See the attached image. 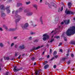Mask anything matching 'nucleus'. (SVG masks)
<instances>
[{
    "mask_svg": "<svg viewBox=\"0 0 75 75\" xmlns=\"http://www.w3.org/2000/svg\"><path fill=\"white\" fill-rule=\"evenodd\" d=\"M62 10H63V7H62L61 8V11H62Z\"/></svg>",
    "mask_w": 75,
    "mask_h": 75,
    "instance_id": "79ce46f5",
    "label": "nucleus"
},
{
    "mask_svg": "<svg viewBox=\"0 0 75 75\" xmlns=\"http://www.w3.org/2000/svg\"><path fill=\"white\" fill-rule=\"evenodd\" d=\"M51 4V5H52V6H54V5L55 4L54 3H52Z\"/></svg>",
    "mask_w": 75,
    "mask_h": 75,
    "instance_id": "2f4dec72",
    "label": "nucleus"
},
{
    "mask_svg": "<svg viewBox=\"0 0 75 75\" xmlns=\"http://www.w3.org/2000/svg\"><path fill=\"white\" fill-rule=\"evenodd\" d=\"M14 12H15V11H13L12 13H14Z\"/></svg>",
    "mask_w": 75,
    "mask_h": 75,
    "instance_id": "052dcab7",
    "label": "nucleus"
},
{
    "mask_svg": "<svg viewBox=\"0 0 75 75\" xmlns=\"http://www.w3.org/2000/svg\"><path fill=\"white\" fill-rule=\"evenodd\" d=\"M71 56L72 57H74V55L73 54H71Z\"/></svg>",
    "mask_w": 75,
    "mask_h": 75,
    "instance_id": "8fccbe9b",
    "label": "nucleus"
},
{
    "mask_svg": "<svg viewBox=\"0 0 75 75\" xmlns=\"http://www.w3.org/2000/svg\"><path fill=\"white\" fill-rule=\"evenodd\" d=\"M53 36H52V39H51L50 41V42L51 43V42H52L53 41H54V39H53Z\"/></svg>",
    "mask_w": 75,
    "mask_h": 75,
    "instance_id": "2eb2a0df",
    "label": "nucleus"
},
{
    "mask_svg": "<svg viewBox=\"0 0 75 75\" xmlns=\"http://www.w3.org/2000/svg\"><path fill=\"white\" fill-rule=\"evenodd\" d=\"M48 63V62L47 61H45V62L43 63V65H45V64H47Z\"/></svg>",
    "mask_w": 75,
    "mask_h": 75,
    "instance_id": "5701e85b",
    "label": "nucleus"
},
{
    "mask_svg": "<svg viewBox=\"0 0 75 75\" xmlns=\"http://www.w3.org/2000/svg\"><path fill=\"white\" fill-rule=\"evenodd\" d=\"M33 7H34L36 9H37V6L36 5H33Z\"/></svg>",
    "mask_w": 75,
    "mask_h": 75,
    "instance_id": "aec40b11",
    "label": "nucleus"
},
{
    "mask_svg": "<svg viewBox=\"0 0 75 75\" xmlns=\"http://www.w3.org/2000/svg\"><path fill=\"white\" fill-rule=\"evenodd\" d=\"M53 68H56V65H55L53 66Z\"/></svg>",
    "mask_w": 75,
    "mask_h": 75,
    "instance_id": "49530a36",
    "label": "nucleus"
},
{
    "mask_svg": "<svg viewBox=\"0 0 75 75\" xmlns=\"http://www.w3.org/2000/svg\"><path fill=\"white\" fill-rule=\"evenodd\" d=\"M24 13H26V15L28 16H31L33 14V12H32L30 11H28V10L27 9H25L24 11Z\"/></svg>",
    "mask_w": 75,
    "mask_h": 75,
    "instance_id": "20e7f679",
    "label": "nucleus"
},
{
    "mask_svg": "<svg viewBox=\"0 0 75 75\" xmlns=\"http://www.w3.org/2000/svg\"><path fill=\"white\" fill-rule=\"evenodd\" d=\"M17 47V45H15V47Z\"/></svg>",
    "mask_w": 75,
    "mask_h": 75,
    "instance_id": "e2e57ef3",
    "label": "nucleus"
},
{
    "mask_svg": "<svg viewBox=\"0 0 75 75\" xmlns=\"http://www.w3.org/2000/svg\"><path fill=\"white\" fill-rule=\"evenodd\" d=\"M34 65H36V62H35V63L34 64Z\"/></svg>",
    "mask_w": 75,
    "mask_h": 75,
    "instance_id": "13d9d810",
    "label": "nucleus"
},
{
    "mask_svg": "<svg viewBox=\"0 0 75 75\" xmlns=\"http://www.w3.org/2000/svg\"><path fill=\"white\" fill-rule=\"evenodd\" d=\"M5 29H6V30H7V29H8V28H7V27H5Z\"/></svg>",
    "mask_w": 75,
    "mask_h": 75,
    "instance_id": "864d4df0",
    "label": "nucleus"
},
{
    "mask_svg": "<svg viewBox=\"0 0 75 75\" xmlns=\"http://www.w3.org/2000/svg\"><path fill=\"white\" fill-rule=\"evenodd\" d=\"M45 53L44 52H43V54H44V53Z\"/></svg>",
    "mask_w": 75,
    "mask_h": 75,
    "instance_id": "69168bd1",
    "label": "nucleus"
},
{
    "mask_svg": "<svg viewBox=\"0 0 75 75\" xmlns=\"http://www.w3.org/2000/svg\"><path fill=\"white\" fill-rule=\"evenodd\" d=\"M57 57H58V56H56L54 57V58H57Z\"/></svg>",
    "mask_w": 75,
    "mask_h": 75,
    "instance_id": "09e8293b",
    "label": "nucleus"
},
{
    "mask_svg": "<svg viewBox=\"0 0 75 75\" xmlns=\"http://www.w3.org/2000/svg\"><path fill=\"white\" fill-rule=\"evenodd\" d=\"M68 7L70 8L71 7V6L72 5V4L71 2H68Z\"/></svg>",
    "mask_w": 75,
    "mask_h": 75,
    "instance_id": "9b49d317",
    "label": "nucleus"
},
{
    "mask_svg": "<svg viewBox=\"0 0 75 75\" xmlns=\"http://www.w3.org/2000/svg\"><path fill=\"white\" fill-rule=\"evenodd\" d=\"M71 44L72 45L74 44V45H75V41L72 42H71Z\"/></svg>",
    "mask_w": 75,
    "mask_h": 75,
    "instance_id": "cd10ccee",
    "label": "nucleus"
},
{
    "mask_svg": "<svg viewBox=\"0 0 75 75\" xmlns=\"http://www.w3.org/2000/svg\"><path fill=\"white\" fill-rule=\"evenodd\" d=\"M70 62H71L70 61H68V62H67V64H70Z\"/></svg>",
    "mask_w": 75,
    "mask_h": 75,
    "instance_id": "473e14b6",
    "label": "nucleus"
},
{
    "mask_svg": "<svg viewBox=\"0 0 75 75\" xmlns=\"http://www.w3.org/2000/svg\"><path fill=\"white\" fill-rule=\"evenodd\" d=\"M19 48L21 49H24V46L23 45L22 46H20L19 47Z\"/></svg>",
    "mask_w": 75,
    "mask_h": 75,
    "instance_id": "ddd939ff",
    "label": "nucleus"
},
{
    "mask_svg": "<svg viewBox=\"0 0 75 75\" xmlns=\"http://www.w3.org/2000/svg\"><path fill=\"white\" fill-rule=\"evenodd\" d=\"M8 72H6L5 75H8Z\"/></svg>",
    "mask_w": 75,
    "mask_h": 75,
    "instance_id": "c9c22d12",
    "label": "nucleus"
},
{
    "mask_svg": "<svg viewBox=\"0 0 75 75\" xmlns=\"http://www.w3.org/2000/svg\"><path fill=\"white\" fill-rule=\"evenodd\" d=\"M30 1L27 2L26 3V4H30Z\"/></svg>",
    "mask_w": 75,
    "mask_h": 75,
    "instance_id": "393cba45",
    "label": "nucleus"
},
{
    "mask_svg": "<svg viewBox=\"0 0 75 75\" xmlns=\"http://www.w3.org/2000/svg\"><path fill=\"white\" fill-rule=\"evenodd\" d=\"M19 69H17V66H15L14 67L13 69L14 72H16V71H19Z\"/></svg>",
    "mask_w": 75,
    "mask_h": 75,
    "instance_id": "0eeeda50",
    "label": "nucleus"
},
{
    "mask_svg": "<svg viewBox=\"0 0 75 75\" xmlns=\"http://www.w3.org/2000/svg\"><path fill=\"white\" fill-rule=\"evenodd\" d=\"M5 14L4 13H1V16H5Z\"/></svg>",
    "mask_w": 75,
    "mask_h": 75,
    "instance_id": "b1692460",
    "label": "nucleus"
},
{
    "mask_svg": "<svg viewBox=\"0 0 75 75\" xmlns=\"http://www.w3.org/2000/svg\"><path fill=\"white\" fill-rule=\"evenodd\" d=\"M18 59H20V56H19L18 57Z\"/></svg>",
    "mask_w": 75,
    "mask_h": 75,
    "instance_id": "bf43d9fd",
    "label": "nucleus"
},
{
    "mask_svg": "<svg viewBox=\"0 0 75 75\" xmlns=\"http://www.w3.org/2000/svg\"><path fill=\"white\" fill-rule=\"evenodd\" d=\"M0 30L1 31H3V29H2V28H0Z\"/></svg>",
    "mask_w": 75,
    "mask_h": 75,
    "instance_id": "c03bdc74",
    "label": "nucleus"
},
{
    "mask_svg": "<svg viewBox=\"0 0 75 75\" xmlns=\"http://www.w3.org/2000/svg\"><path fill=\"white\" fill-rule=\"evenodd\" d=\"M68 55H69V54H67V56H68Z\"/></svg>",
    "mask_w": 75,
    "mask_h": 75,
    "instance_id": "0e129e2a",
    "label": "nucleus"
},
{
    "mask_svg": "<svg viewBox=\"0 0 75 75\" xmlns=\"http://www.w3.org/2000/svg\"><path fill=\"white\" fill-rule=\"evenodd\" d=\"M50 53H52V50L51 49H50Z\"/></svg>",
    "mask_w": 75,
    "mask_h": 75,
    "instance_id": "a19ab883",
    "label": "nucleus"
},
{
    "mask_svg": "<svg viewBox=\"0 0 75 75\" xmlns=\"http://www.w3.org/2000/svg\"><path fill=\"white\" fill-rule=\"evenodd\" d=\"M74 20H75V18H74Z\"/></svg>",
    "mask_w": 75,
    "mask_h": 75,
    "instance_id": "774afa93",
    "label": "nucleus"
},
{
    "mask_svg": "<svg viewBox=\"0 0 75 75\" xmlns=\"http://www.w3.org/2000/svg\"><path fill=\"white\" fill-rule=\"evenodd\" d=\"M34 59H35V58H34L33 57V58H32V61H34Z\"/></svg>",
    "mask_w": 75,
    "mask_h": 75,
    "instance_id": "72a5a7b5",
    "label": "nucleus"
},
{
    "mask_svg": "<svg viewBox=\"0 0 75 75\" xmlns=\"http://www.w3.org/2000/svg\"><path fill=\"white\" fill-rule=\"evenodd\" d=\"M58 11H59V12H60V11H61V9L60 8H59Z\"/></svg>",
    "mask_w": 75,
    "mask_h": 75,
    "instance_id": "58836bf2",
    "label": "nucleus"
},
{
    "mask_svg": "<svg viewBox=\"0 0 75 75\" xmlns=\"http://www.w3.org/2000/svg\"><path fill=\"white\" fill-rule=\"evenodd\" d=\"M64 41H67V38H64Z\"/></svg>",
    "mask_w": 75,
    "mask_h": 75,
    "instance_id": "ea45409f",
    "label": "nucleus"
},
{
    "mask_svg": "<svg viewBox=\"0 0 75 75\" xmlns=\"http://www.w3.org/2000/svg\"><path fill=\"white\" fill-rule=\"evenodd\" d=\"M61 24H62V25L64 24V22H62Z\"/></svg>",
    "mask_w": 75,
    "mask_h": 75,
    "instance_id": "603ef678",
    "label": "nucleus"
},
{
    "mask_svg": "<svg viewBox=\"0 0 75 75\" xmlns=\"http://www.w3.org/2000/svg\"><path fill=\"white\" fill-rule=\"evenodd\" d=\"M6 9L7 10L8 13H9L10 12V10H9V8L8 7H6Z\"/></svg>",
    "mask_w": 75,
    "mask_h": 75,
    "instance_id": "f8f14e48",
    "label": "nucleus"
},
{
    "mask_svg": "<svg viewBox=\"0 0 75 75\" xmlns=\"http://www.w3.org/2000/svg\"><path fill=\"white\" fill-rule=\"evenodd\" d=\"M17 38V37H14L13 38L14 39H16V38Z\"/></svg>",
    "mask_w": 75,
    "mask_h": 75,
    "instance_id": "37998d69",
    "label": "nucleus"
},
{
    "mask_svg": "<svg viewBox=\"0 0 75 75\" xmlns=\"http://www.w3.org/2000/svg\"><path fill=\"white\" fill-rule=\"evenodd\" d=\"M49 67V65L48 64H46V65L44 67V68L45 69H47V68H48V67Z\"/></svg>",
    "mask_w": 75,
    "mask_h": 75,
    "instance_id": "dca6fc26",
    "label": "nucleus"
},
{
    "mask_svg": "<svg viewBox=\"0 0 75 75\" xmlns=\"http://www.w3.org/2000/svg\"><path fill=\"white\" fill-rule=\"evenodd\" d=\"M34 74H33V73H32V75H34Z\"/></svg>",
    "mask_w": 75,
    "mask_h": 75,
    "instance_id": "338daca9",
    "label": "nucleus"
},
{
    "mask_svg": "<svg viewBox=\"0 0 75 75\" xmlns=\"http://www.w3.org/2000/svg\"><path fill=\"white\" fill-rule=\"evenodd\" d=\"M19 10L20 11H21V10H23V8H21L19 9Z\"/></svg>",
    "mask_w": 75,
    "mask_h": 75,
    "instance_id": "4c0bfd02",
    "label": "nucleus"
},
{
    "mask_svg": "<svg viewBox=\"0 0 75 75\" xmlns=\"http://www.w3.org/2000/svg\"><path fill=\"white\" fill-rule=\"evenodd\" d=\"M18 53L17 52H15V57H17V55H18Z\"/></svg>",
    "mask_w": 75,
    "mask_h": 75,
    "instance_id": "412c9836",
    "label": "nucleus"
},
{
    "mask_svg": "<svg viewBox=\"0 0 75 75\" xmlns=\"http://www.w3.org/2000/svg\"><path fill=\"white\" fill-rule=\"evenodd\" d=\"M65 13L67 14H74V13L72 12L71 11H67V9L65 12Z\"/></svg>",
    "mask_w": 75,
    "mask_h": 75,
    "instance_id": "423d86ee",
    "label": "nucleus"
},
{
    "mask_svg": "<svg viewBox=\"0 0 75 75\" xmlns=\"http://www.w3.org/2000/svg\"><path fill=\"white\" fill-rule=\"evenodd\" d=\"M38 40H36L34 41V42H38Z\"/></svg>",
    "mask_w": 75,
    "mask_h": 75,
    "instance_id": "7c9ffc66",
    "label": "nucleus"
},
{
    "mask_svg": "<svg viewBox=\"0 0 75 75\" xmlns=\"http://www.w3.org/2000/svg\"><path fill=\"white\" fill-rule=\"evenodd\" d=\"M54 55H56L57 54V52L56 51H55L54 52Z\"/></svg>",
    "mask_w": 75,
    "mask_h": 75,
    "instance_id": "bb28decb",
    "label": "nucleus"
},
{
    "mask_svg": "<svg viewBox=\"0 0 75 75\" xmlns=\"http://www.w3.org/2000/svg\"><path fill=\"white\" fill-rule=\"evenodd\" d=\"M30 34H34V33H33V32H31L30 33Z\"/></svg>",
    "mask_w": 75,
    "mask_h": 75,
    "instance_id": "de8ad7c7",
    "label": "nucleus"
},
{
    "mask_svg": "<svg viewBox=\"0 0 75 75\" xmlns=\"http://www.w3.org/2000/svg\"><path fill=\"white\" fill-rule=\"evenodd\" d=\"M35 75H39L40 74V70H36L35 72Z\"/></svg>",
    "mask_w": 75,
    "mask_h": 75,
    "instance_id": "9d476101",
    "label": "nucleus"
},
{
    "mask_svg": "<svg viewBox=\"0 0 75 75\" xmlns=\"http://www.w3.org/2000/svg\"><path fill=\"white\" fill-rule=\"evenodd\" d=\"M14 30H15V29L10 28L9 29V31H14Z\"/></svg>",
    "mask_w": 75,
    "mask_h": 75,
    "instance_id": "f3484780",
    "label": "nucleus"
},
{
    "mask_svg": "<svg viewBox=\"0 0 75 75\" xmlns=\"http://www.w3.org/2000/svg\"><path fill=\"white\" fill-rule=\"evenodd\" d=\"M28 26V23H26L24 25H22L21 27L23 30L27 29V27Z\"/></svg>",
    "mask_w": 75,
    "mask_h": 75,
    "instance_id": "39448f33",
    "label": "nucleus"
},
{
    "mask_svg": "<svg viewBox=\"0 0 75 75\" xmlns=\"http://www.w3.org/2000/svg\"><path fill=\"white\" fill-rule=\"evenodd\" d=\"M31 38H32V37H30L29 38V40H31Z\"/></svg>",
    "mask_w": 75,
    "mask_h": 75,
    "instance_id": "6e6d98bb",
    "label": "nucleus"
},
{
    "mask_svg": "<svg viewBox=\"0 0 75 75\" xmlns=\"http://www.w3.org/2000/svg\"><path fill=\"white\" fill-rule=\"evenodd\" d=\"M62 26H59L58 27V28L56 29L55 30H53L51 33V34H55V33H56V32L57 31H59V32H61V30H62Z\"/></svg>",
    "mask_w": 75,
    "mask_h": 75,
    "instance_id": "f03ea898",
    "label": "nucleus"
},
{
    "mask_svg": "<svg viewBox=\"0 0 75 75\" xmlns=\"http://www.w3.org/2000/svg\"><path fill=\"white\" fill-rule=\"evenodd\" d=\"M0 46L2 47H3V45L1 43H0Z\"/></svg>",
    "mask_w": 75,
    "mask_h": 75,
    "instance_id": "a878e982",
    "label": "nucleus"
},
{
    "mask_svg": "<svg viewBox=\"0 0 75 75\" xmlns=\"http://www.w3.org/2000/svg\"><path fill=\"white\" fill-rule=\"evenodd\" d=\"M74 34H75V26L70 28L66 32V34L68 36H70Z\"/></svg>",
    "mask_w": 75,
    "mask_h": 75,
    "instance_id": "f257e3e1",
    "label": "nucleus"
},
{
    "mask_svg": "<svg viewBox=\"0 0 75 75\" xmlns=\"http://www.w3.org/2000/svg\"><path fill=\"white\" fill-rule=\"evenodd\" d=\"M0 8L1 9V10H3V11H4V6L3 5H1L0 7Z\"/></svg>",
    "mask_w": 75,
    "mask_h": 75,
    "instance_id": "6e6552de",
    "label": "nucleus"
},
{
    "mask_svg": "<svg viewBox=\"0 0 75 75\" xmlns=\"http://www.w3.org/2000/svg\"><path fill=\"white\" fill-rule=\"evenodd\" d=\"M64 21L66 24H68L69 23V19Z\"/></svg>",
    "mask_w": 75,
    "mask_h": 75,
    "instance_id": "1a4fd4ad",
    "label": "nucleus"
},
{
    "mask_svg": "<svg viewBox=\"0 0 75 75\" xmlns=\"http://www.w3.org/2000/svg\"><path fill=\"white\" fill-rule=\"evenodd\" d=\"M62 45V43H60L59 44V45H58L59 47L60 46V45Z\"/></svg>",
    "mask_w": 75,
    "mask_h": 75,
    "instance_id": "f704fd0d",
    "label": "nucleus"
},
{
    "mask_svg": "<svg viewBox=\"0 0 75 75\" xmlns=\"http://www.w3.org/2000/svg\"><path fill=\"white\" fill-rule=\"evenodd\" d=\"M71 70H72V71H74V69L73 68H72L71 69Z\"/></svg>",
    "mask_w": 75,
    "mask_h": 75,
    "instance_id": "a18cd8bd",
    "label": "nucleus"
},
{
    "mask_svg": "<svg viewBox=\"0 0 75 75\" xmlns=\"http://www.w3.org/2000/svg\"><path fill=\"white\" fill-rule=\"evenodd\" d=\"M54 38H59V36H57L54 37Z\"/></svg>",
    "mask_w": 75,
    "mask_h": 75,
    "instance_id": "c85d7f7f",
    "label": "nucleus"
},
{
    "mask_svg": "<svg viewBox=\"0 0 75 75\" xmlns=\"http://www.w3.org/2000/svg\"><path fill=\"white\" fill-rule=\"evenodd\" d=\"M49 57H50V56L49 55H48L47 56V58H49Z\"/></svg>",
    "mask_w": 75,
    "mask_h": 75,
    "instance_id": "4d7b16f0",
    "label": "nucleus"
},
{
    "mask_svg": "<svg viewBox=\"0 0 75 75\" xmlns=\"http://www.w3.org/2000/svg\"><path fill=\"white\" fill-rule=\"evenodd\" d=\"M42 0H40V3H42Z\"/></svg>",
    "mask_w": 75,
    "mask_h": 75,
    "instance_id": "5fc2aeb1",
    "label": "nucleus"
},
{
    "mask_svg": "<svg viewBox=\"0 0 75 75\" xmlns=\"http://www.w3.org/2000/svg\"><path fill=\"white\" fill-rule=\"evenodd\" d=\"M22 4L21 3V4H17V7H18L19 6H22Z\"/></svg>",
    "mask_w": 75,
    "mask_h": 75,
    "instance_id": "4be33fe9",
    "label": "nucleus"
},
{
    "mask_svg": "<svg viewBox=\"0 0 75 75\" xmlns=\"http://www.w3.org/2000/svg\"><path fill=\"white\" fill-rule=\"evenodd\" d=\"M6 59H7V60H8V59H9V57H6Z\"/></svg>",
    "mask_w": 75,
    "mask_h": 75,
    "instance_id": "c756f323",
    "label": "nucleus"
},
{
    "mask_svg": "<svg viewBox=\"0 0 75 75\" xmlns=\"http://www.w3.org/2000/svg\"><path fill=\"white\" fill-rule=\"evenodd\" d=\"M11 0H9V2H10L11 1Z\"/></svg>",
    "mask_w": 75,
    "mask_h": 75,
    "instance_id": "680f3d73",
    "label": "nucleus"
},
{
    "mask_svg": "<svg viewBox=\"0 0 75 75\" xmlns=\"http://www.w3.org/2000/svg\"><path fill=\"white\" fill-rule=\"evenodd\" d=\"M14 45V43H12L11 44V47H13V45Z\"/></svg>",
    "mask_w": 75,
    "mask_h": 75,
    "instance_id": "e433bc0d",
    "label": "nucleus"
},
{
    "mask_svg": "<svg viewBox=\"0 0 75 75\" xmlns=\"http://www.w3.org/2000/svg\"><path fill=\"white\" fill-rule=\"evenodd\" d=\"M60 52H62V49H60Z\"/></svg>",
    "mask_w": 75,
    "mask_h": 75,
    "instance_id": "3c124183",
    "label": "nucleus"
},
{
    "mask_svg": "<svg viewBox=\"0 0 75 75\" xmlns=\"http://www.w3.org/2000/svg\"><path fill=\"white\" fill-rule=\"evenodd\" d=\"M43 37H44L43 38V41H46L47 40L49 39L50 36L47 33H45L43 35Z\"/></svg>",
    "mask_w": 75,
    "mask_h": 75,
    "instance_id": "7ed1b4c3",
    "label": "nucleus"
},
{
    "mask_svg": "<svg viewBox=\"0 0 75 75\" xmlns=\"http://www.w3.org/2000/svg\"><path fill=\"white\" fill-rule=\"evenodd\" d=\"M41 48V47L40 46H39L38 47H37L34 48L33 49V50H38V49H40Z\"/></svg>",
    "mask_w": 75,
    "mask_h": 75,
    "instance_id": "4468645a",
    "label": "nucleus"
},
{
    "mask_svg": "<svg viewBox=\"0 0 75 75\" xmlns=\"http://www.w3.org/2000/svg\"><path fill=\"white\" fill-rule=\"evenodd\" d=\"M17 17H18V18H19V19H17L16 20V21H19L20 20V18H21V17H20V16L18 15V16H17Z\"/></svg>",
    "mask_w": 75,
    "mask_h": 75,
    "instance_id": "6ab92c4d",
    "label": "nucleus"
},
{
    "mask_svg": "<svg viewBox=\"0 0 75 75\" xmlns=\"http://www.w3.org/2000/svg\"><path fill=\"white\" fill-rule=\"evenodd\" d=\"M40 21L41 23V24H43V21H42V18H40Z\"/></svg>",
    "mask_w": 75,
    "mask_h": 75,
    "instance_id": "a211bd4d",
    "label": "nucleus"
}]
</instances>
